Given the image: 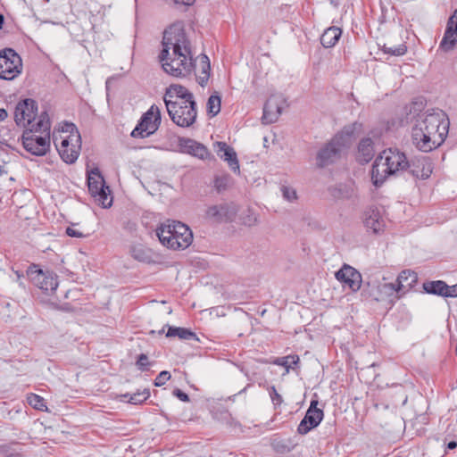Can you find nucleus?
I'll use <instances>...</instances> for the list:
<instances>
[{
    "label": "nucleus",
    "instance_id": "cd10ccee",
    "mask_svg": "<svg viewBox=\"0 0 457 457\" xmlns=\"http://www.w3.org/2000/svg\"><path fill=\"white\" fill-rule=\"evenodd\" d=\"M342 35V30L338 27L328 28L320 37L321 45L326 47H333L339 40Z\"/></svg>",
    "mask_w": 457,
    "mask_h": 457
},
{
    "label": "nucleus",
    "instance_id": "c85d7f7f",
    "mask_svg": "<svg viewBox=\"0 0 457 457\" xmlns=\"http://www.w3.org/2000/svg\"><path fill=\"white\" fill-rule=\"evenodd\" d=\"M448 285L443 280L427 281L423 283V289L426 293L445 297V290Z\"/></svg>",
    "mask_w": 457,
    "mask_h": 457
},
{
    "label": "nucleus",
    "instance_id": "393cba45",
    "mask_svg": "<svg viewBox=\"0 0 457 457\" xmlns=\"http://www.w3.org/2000/svg\"><path fill=\"white\" fill-rule=\"evenodd\" d=\"M298 443L294 437H274L270 443L273 451L279 454L290 453L296 447Z\"/></svg>",
    "mask_w": 457,
    "mask_h": 457
},
{
    "label": "nucleus",
    "instance_id": "7ed1b4c3",
    "mask_svg": "<svg viewBox=\"0 0 457 457\" xmlns=\"http://www.w3.org/2000/svg\"><path fill=\"white\" fill-rule=\"evenodd\" d=\"M410 167L405 154L397 148H387L376 158L371 169V179L380 187L389 176H397Z\"/></svg>",
    "mask_w": 457,
    "mask_h": 457
},
{
    "label": "nucleus",
    "instance_id": "aec40b11",
    "mask_svg": "<svg viewBox=\"0 0 457 457\" xmlns=\"http://www.w3.org/2000/svg\"><path fill=\"white\" fill-rule=\"evenodd\" d=\"M160 124L151 120V117L142 116L141 120L131 132L132 137L145 138L154 134Z\"/></svg>",
    "mask_w": 457,
    "mask_h": 457
},
{
    "label": "nucleus",
    "instance_id": "ea45409f",
    "mask_svg": "<svg viewBox=\"0 0 457 457\" xmlns=\"http://www.w3.org/2000/svg\"><path fill=\"white\" fill-rule=\"evenodd\" d=\"M143 116L151 117V120L154 119L155 122L161 124V112L158 106L154 104Z\"/></svg>",
    "mask_w": 457,
    "mask_h": 457
},
{
    "label": "nucleus",
    "instance_id": "a211bd4d",
    "mask_svg": "<svg viewBox=\"0 0 457 457\" xmlns=\"http://www.w3.org/2000/svg\"><path fill=\"white\" fill-rule=\"evenodd\" d=\"M363 222L368 229L372 230L374 233L380 231L384 226L379 210L377 207H369L363 214Z\"/></svg>",
    "mask_w": 457,
    "mask_h": 457
},
{
    "label": "nucleus",
    "instance_id": "f704fd0d",
    "mask_svg": "<svg viewBox=\"0 0 457 457\" xmlns=\"http://www.w3.org/2000/svg\"><path fill=\"white\" fill-rule=\"evenodd\" d=\"M432 170H433V168H432L431 162L428 158H424L422 161L421 173H419V171H417L415 170H412L411 173L413 176H415L417 178H420L422 179H427L428 178L430 177V175L432 173Z\"/></svg>",
    "mask_w": 457,
    "mask_h": 457
},
{
    "label": "nucleus",
    "instance_id": "412c9836",
    "mask_svg": "<svg viewBox=\"0 0 457 457\" xmlns=\"http://www.w3.org/2000/svg\"><path fill=\"white\" fill-rule=\"evenodd\" d=\"M218 155L226 161L229 168L234 171H239V162L235 150L225 142H218Z\"/></svg>",
    "mask_w": 457,
    "mask_h": 457
},
{
    "label": "nucleus",
    "instance_id": "72a5a7b5",
    "mask_svg": "<svg viewBox=\"0 0 457 457\" xmlns=\"http://www.w3.org/2000/svg\"><path fill=\"white\" fill-rule=\"evenodd\" d=\"M221 99L219 93L215 92L207 101V112L212 117L216 116L220 112Z\"/></svg>",
    "mask_w": 457,
    "mask_h": 457
},
{
    "label": "nucleus",
    "instance_id": "3c124183",
    "mask_svg": "<svg viewBox=\"0 0 457 457\" xmlns=\"http://www.w3.org/2000/svg\"><path fill=\"white\" fill-rule=\"evenodd\" d=\"M457 447V442L456 441H451L447 444V448L449 450H453Z\"/></svg>",
    "mask_w": 457,
    "mask_h": 457
},
{
    "label": "nucleus",
    "instance_id": "bb28decb",
    "mask_svg": "<svg viewBox=\"0 0 457 457\" xmlns=\"http://www.w3.org/2000/svg\"><path fill=\"white\" fill-rule=\"evenodd\" d=\"M378 290L382 295V301H388L394 303L395 300L402 296V293L395 283H379Z\"/></svg>",
    "mask_w": 457,
    "mask_h": 457
},
{
    "label": "nucleus",
    "instance_id": "864d4df0",
    "mask_svg": "<svg viewBox=\"0 0 457 457\" xmlns=\"http://www.w3.org/2000/svg\"><path fill=\"white\" fill-rule=\"evenodd\" d=\"M4 21V17L2 13H0V29L3 27Z\"/></svg>",
    "mask_w": 457,
    "mask_h": 457
},
{
    "label": "nucleus",
    "instance_id": "ddd939ff",
    "mask_svg": "<svg viewBox=\"0 0 457 457\" xmlns=\"http://www.w3.org/2000/svg\"><path fill=\"white\" fill-rule=\"evenodd\" d=\"M318 401L312 400L305 416L297 427V432L300 435H306L312 428L318 427L324 417V412L317 407Z\"/></svg>",
    "mask_w": 457,
    "mask_h": 457
},
{
    "label": "nucleus",
    "instance_id": "5701e85b",
    "mask_svg": "<svg viewBox=\"0 0 457 457\" xmlns=\"http://www.w3.org/2000/svg\"><path fill=\"white\" fill-rule=\"evenodd\" d=\"M396 284L403 295L411 289L418 282V275L411 270H403L397 277Z\"/></svg>",
    "mask_w": 457,
    "mask_h": 457
},
{
    "label": "nucleus",
    "instance_id": "9d476101",
    "mask_svg": "<svg viewBox=\"0 0 457 457\" xmlns=\"http://www.w3.org/2000/svg\"><path fill=\"white\" fill-rule=\"evenodd\" d=\"M37 103L34 99L26 98L21 100L14 109V121L17 126L30 129L38 119Z\"/></svg>",
    "mask_w": 457,
    "mask_h": 457
},
{
    "label": "nucleus",
    "instance_id": "a19ab883",
    "mask_svg": "<svg viewBox=\"0 0 457 457\" xmlns=\"http://www.w3.org/2000/svg\"><path fill=\"white\" fill-rule=\"evenodd\" d=\"M137 366L141 371H145L148 370V366H150V362L148 361V357L145 353H141L138 355L137 360Z\"/></svg>",
    "mask_w": 457,
    "mask_h": 457
},
{
    "label": "nucleus",
    "instance_id": "e433bc0d",
    "mask_svg": "<svg viewBox=\"0 0 457 457\" xmlns=\"http://www.w3.org/2000/svg\"><path fill=\"white\" fill-rule=\"evenodd\" d=\"M230 178L228 175L216 176L214 179V187L218 193H221L228 187Z\"/></svg>",
    "mask_w": 457,
    "mask_h": 457
},
{
    "label": "nucleus",
    "instance_id": "6e6d98bb",
    "mask_svg": "<svg viewBox=\"0 0 457 457\" xmlns=\"http://www.w3.org/2000/svg\"><path fill=\"white\" fill-rule=\"evenodd\" d=\"M163 332H164V328H163L162 329H161L158 333H159L160 335H162Z\"/></svg>",
    "mask_w": 457,
    "mask_h": 457
},
{
    "label": "nucleus",
    "instance_id": "79ce46f5",
    "mask_svg": "<svg viewBox=\"0 0 457 457\" xmlns=\"http://www.w3.org/2000/svg\"><path fill=\"white\" fill-rule=\"evenodd\" d=\"M170 378L169 371L163 370L158 374L154 379V386H162Z\"/></svg>",
    "mask_w": 457,
    "mask_h": 457
},
{
    "label": "nucleus",
    "instance_id": "39448f33",
    "mask_svg": "<svg viewBox=\"0 0 457 457\" xmlns=\"http://www.w3.org/2000/svg\"><path fill=\"white\" fill-rule=\"evenodd\" d=\"M160 242L172 250H184L193 242V233L188 226L180 221H169L156 228Z\"/></svg>",
    "mask_w": 457,
    "mask_h": 457
},
{
    "label": "nucleus",
    "instance_id": "f257e3e1",
    "mask_svg": "<svg viewBox=\"0 0 457 457\" xmlns=\"http://www.w3.org/2000/svg\"><path fill=\"white\" fill-rule=\"evenodd\" d=\"M162 49L159 60L164 71L173 77H187L195 64L190 42L180 24H172L163 32Z\"/></svg>",
    "mask_w": 457,
    "mask_h": 457
},
{
    "label": "nucleus",
    "instance_id": "6e6552de",
    "mask_svg": "<svg viewBox=\"0 0 457 457\" xmlns=\"http://www.w3.org/2000/svg\"><path fill=\"white\" fill-rule=\"evenodd\" d=\"M87 187L92 197H94L102 207L108 208L112 205V198L110 196V188L105 185L104 179L98 168H95L88 172Z\"/></svg>",
    "mask_w": 457,
    "mask_h": 457
},
{
    "label": "nucleus",
    "instance_id": "473e14b6",
    "mask_svg": "<svg viewBox=\"0 0 457 457\" xmlns=\"http://www.w3.org/2000/svg\"><path fill=\"white\" fill-rule=\"evenodd\" d=\"M332 195L338 199H351L355 195V190L350 185L341 184L333 189Z\"/></svg>",
    "mask_w": 457,
    "mask_h": 457
},
{
    "label": "nucleus",
    "instance_id": "a18cd8bd",
    "mask_svg": "<svg viewBox=\"0 0 457 457\" xmlns=\"http://www.w3.org/2000/svg\"><path fill=\"white\" fill-rule=\"evenodd\" d=\"M173 395H175L177 398H179L180 401H182L184 403L189 402L188 395L179 388H176L173 391Z\"/></svg>",
    "mask_w": 457,
    "mask_h": 457
},
{
    "label": "nucleus",
    "instance_id": "4468645a",
    "mask_svg": "<svg viewBox=\"0 0 457 457\" xmlns=\"http://www.w3.org/2000/svg\"><path fill=\"white\" fill-rule=\"evenodd\" d=\"M336 278L343 284L344 287H348L353 292H356L361 286V273L350 265L344 264L342 268L335 274Z\"/></svg>",
    "mask_w": 457,
    "mask_h": 457
},
{
    "label": "nucleus",
    "instance_id": "1a4fd4ad",
    "mask_svg": "<svg viewBox=\"0 0 457 457\" xmlns=\"http://www.w3.org/2000/svg\"><path fill=\"white\" fill-rule=\"evenodd\" d=\"M22 71V60L12 48L0 50V79L12 80Z\"/></svg>",
    "mask_w": 457,
    "mask_h": 457
},
{
    "label": "nucleus",
    "instance_id": "c03bdc74",
    "mask_svg": "<svg viewBox=\"0 0 457 457\" xmlns=\"http://www.w3.org/2000/svg\"><path fill=\"white\" fill-rule=\"evenodd\" d=\"M29 403L36 409H40L43 405L44 399L37 395H32L29 398Z\"/></svg>",
    "mask_w": 457,
    "mask_h": 457
},
{
    "label": "nucleus",
    "instance_id": "c756f323",
    "mask_svg": "<svg viewBox=\"0 0 457 457\" xmlns=\"http://www.w3.org/2000/svg\"><path fill=\"white\" fill-rule=\"evenodd\" d=\"M167 337H178L180 339L184 340H191V339H197L196 335L195 332L191 331L190 329L180 328V327H168V331L166 333Z\"/></svg>",
    "mask_w": 457,
    "mask_h": 457
},
{
    "label": "nucleus",
    "instance_id": "f8f14e48",
    "mask_svg": "<svg viewBox=\"0 0 457 457\" xmlns=\"http://www.w3.org/2000/svg\"><path fill=\"white\" fill-rule=\"evenodd\" d=\"M344 147L341 138L334 137L318 152L317 165L323 168L335 162L340 158Z\"/></svg>",
    "mask_w": 457,
    "mask_h": 457
},
{
    "label": "nucleus",
    "instance_id": "9b49d317",
    "mask_svg": "<svg viewBox=\"0 0 457 457\" xmlns=\"http://www.w3.org/2000/svg\"><path fill=\"white\" fill-rule=\"evenodd\" d=\"M27 275L31 282L46 295L54 293L58 287L57 275L50 270H43L37 265H31Z\"/></svg>",
    "mask_w": 457,
    "mask_h": 457
},
{
    "label": "nucleus",
    "instance_id": "f03ea898",
    "mask_svg": "<svg viewBox=\"0 0 457 457\" xmlns=\"http://www.w3.org/2000/svg\"><path fill=\"white\" fill-rule=\"evenodd\" d=\"M448 127L445 112L439 109L428 110L412 128V143L420 151L428 153L445 141Z\"/></svg>",
    "mask_w": 457,
    "mask_h": 457
},
{
    "label": "nucleus",
    "instance_id": "4c0bfd02",
    "mask_svg": "<svg viewBox=\"0 0 457 457\" xmlns=\"http://www.w3.org/2000/svg\"><path fill=\"white\" fill-rule=\"evenodd\" d=\"M370 287V290L367 291L366 289L363 290L362 295L367 297L370 298L371 300L380 302L382 301V295L380 291L378 290V285H368Z\"/></svg>",
    "mask_w": 457,
    "mask_h": 457
},
{
    "label": "nucleus",
    "instance_id": "7c9ffc66",
    "mask_svg": "<svg viewBox=\"0 0 457 457\" xmlns=\"http://www.w3.org/2000/svg\"><path fill=\"white\" fill-rule=\"evenodd\" d=\"M300 361L298 355H287L284 357L276 358L273 361V364L282 366L286 370V373H288L291 369H295Z\"/></svg>",
    "mask_w": 457,
    "mask_h": 457
},
{
    "label": "nucleus",
    "instance_id": "dca6fc26",
    "mask_svg": "<svg viewBox=\"0 0 457 457\" xmlns=\"http://www.w3.org/2000/svg\"><path fill=\"white\" fill-rule=\"evenodd\" d=\"M457 45V9L449 18L444 37L439 44V49L444 52L452 51Z\"/></svg>",
    "mask_w": 457,
    "mask_h": 457
},
{
    "label": "nucleus",
    "instance_id": "de8ad7c7",
    "mask_svg": "<svg viewBox=\"0 0 457 457\" xmlns=\"http://www.w3.org/2000/svg\"><path fill=\"white\" fill-rule=\"evenodd\" d=\"M445 297H457V284L453 286H448L447 290H445Z\"/></svg>",
    "mask_w": 457,
    "mask_h": 457
},
{
    "label": "nucleus",
    "instance_id": "49530a36",
    "mask_svg": "<svg viewBox=\"0 0 457 457\" xmlns=\"http://www.w3.org/2000/svg\"><path fill=\"white\" fill-rule=\"evenodd\" d=\"M66 234L71 237H78V238H80V237H85L84 234L77 229H75L74 228L72 227H68L66 228Z\"/></svg>",
    "mask_w": 457,
    "mask_h": 457
},
{
    "label": "nucleus",
    "instance_id": "58836bf2",
    "mask_svg": "<svg viewBox=\"0 0 457 457\" xmlns=\"http://www.w3.org/2000/svg\"><path fill=\"white\" fill-rule=\"evenodd\" d=\"M280 191H281L282 196L285 200L291 202V203L297 200V193L294 187L283 185L280 187Z\"/></svg>",
    "mask_w": 457,
    "mask_h": 457
},
{
    "label": "nucleus",
    "instance_id": "09e8293b",
    "mask_svg": "<svg viewBox=\"0 0 457 457\" xmlns=\"http://www.w3.org/2000/svg\"><path fill=\"white\" fill-rule=\"evenodd\" d=\"M195 0H173V3L175 4H180V5H191L193 4Z\"/></svg>",
    "mask_w": 457,
    "mask_h": 457
},
{
    "label": "nucleus",
    "instance_id": "c9c22d12",
    "mask_svg": "<svg viewBox=\"0 0 457 457\" xmlns=\"http://www.w3.org/2000/svg\"><path fill=\"white\" fill-rule=\"evenodd\" d=\"M382 50L385 54L394 56H402L407 52V46L405 44H401L396 46H387L386 45H384Z\"/></svg>",
    "mask_w": 457,
    "mask_h": 457
},
{
    "label": "nucleus",
    "instance_id": "a878e982",
    "mask_svg": "<svg viewBox=\"0 0 457 457\" xmlns=\"http://www.w3.org/2000/svg\"><path fill=\"white\" fill-rule=\"evenodd\" d=\"M211 74L210 60L206 54L199 56V68L196 73V81L201 87H205Z\"/></svg>",
    "mask_w": 457,
    "mask_h": 457
},
{
    "label": "nucleus",
    "instance_id": "f3484780",
    "mask_svg": "<svg viewBox=\"0 0 457 457\" xmlns=\"http://www.w3.org/2000/svg\"><path fill=\"white\" fill-rule=\"evenodd\" d=\"M281 100L277 96L270 97L264 104L262 122L271 124L278 120L282 112Z\"/></svg>",
    "mask_w": 457,
    "mask_h": 457
},
{
    "label": "nucleus",
    "instance_id": "4be33fe9",
    "mask_svg": "<svg viewBox=\"0 0 457 457\" xmlns=\"http://www.w3.org/2000/svg\"><path fill=\"white\" fill-rule=\"evenodd\" d=\"M180 145L185 151L201 160H204L209 156L208 149L203 145L193 139L184 138L180 140Z\"/></svg>",
    "mask_w": 457,
    "mask_h": 457
},
{
    "label": "nucleus",
    "instance_id": "2f4dec72",
    "mask_svg": "<svg viewBox=\"0 0 457 457\" xmlns=\"http://www.w3.org/2000/svg\"><path fill=\"white\" fill-rule=\"evenodd\" d=\"M120 397L123 401H128L129 403L140 404L150 397V392L148 389H144L143 391H137L133 395H122Z\"/></svg>",
    "mask_w": 457,
    "mask_h": 457
},
{
    "label": "nucleus",
    "instance_id": "2eb2a0df",
    "mask_svg": "<svg viewBox=\"0 0 457 457\" xmlns=\"http://www.w3.org/2000/svg\"><path fill=\"white\" fill-rule=\"evenodd\" d=\"M163 101L165 105H168L169 103L187 104V102H195L194 95L187 87L179 84H171L166 88Z\"/></svg>",
    "mask_w": 457,
    "mask_h": 457
},
{
    "label": "nucleus",
    "instance_id": "0eeeda50",
    "mask_svg": "<svg viewBox=\"0 0 457 457\" xmlns=\"http://www.w3.org/2000/svg\"><path fill=\"white\" fill-rule=\"evenodd\" d=\"M166 109L170 120L179 127L189 128L196 120L197 109L195 102L187 104L169 103Z\"/></svg>",
    "mask_w": 457,
    "mask_h": 457
},
{
    "label": "nucleus",
    "instance_id": "b1692460",
    "mask_svg": "<svg viewBox=\"0 0 457 457\" xmlns=\"http://www.w3.org/2000/svg\"><path fill=\"white\" fill-rule=\"evenodd\" d=\"M373 141L370 137L362 138L358 145L357 160L361 163H367L374 157Z\"/></svg>",
    "mask_w": 457,
    "mask_h": 457
},
{
    "label": "nucleus",
    "instance_id": "8fccbe9b",
    "mask_svg": "<svg viewBox=\"0 0 457 457\" xmlns=\"http://www.w3.org/2000/svg\"><path fill=\"white\" fill-rule=\"evenodd\" d=\"M8 114H7V112L3 109V108H0V120H4L7 118Z\"/></svg>",
    "mask_w": 457,
    "mask_h": 457
},
{
    "label": "nucleus",
    "instance_id": "603ef678",
    "mask_svg": "<svg viewBox=\"0 0 457 457\" xmlns=\"http://www.w3.org/2000/svg\"><path fill=\"white\" fill-rule=\"evenodd\" d=\"M8 173V170L5 169V165L3 164L1 165L0 164V176L4 175V174H7Z\"/></svg>",
    "mask_w": 457,
    "mask_h": 457
},
{
    "label": "nucleus",
    "instance_id": "20e7f679",
    "mask_svg": "<svg viewBox=\"0 0 457 457\" xmlns=\"http://www.w3.org/2000/svg\"><path fill=\"white\" fill-rule=\"evenodd\" d=\"M51 121L47 112H42L35 125L24 129L21 141L26 151L36 156L46 155L50 149Z\"/></svg>",
    "mask_w": 457,
    "mask_h": 457
},
{
    "label": "nucleus",
    "instance_id": "5fc2aeb1",
    "mask_svg": "<svg viewBox=\"0 0 457 457\" xmlns=\"http://www.w3.org/2000/svg\"><path fill=\"white\" fill-rule=\"evenodd\" d=\"M6 457H22V455L20 453H11Z\"/></svg>",
    "mask_w": 457,
    "mask_h": 457
},
{
    "label": "nucleus",
    "instance_id": "423d86ee",
    "mask_svg": "<svg viewBox=\"0 0 457 457\" xmlns=\"http://www.w3.org/2000/svg\"><path fill=\"white\" fill-rule=\"evenodd\" d=\"M62 131L69 133V135L62 137L60 144L57 142L58 138L54 135V143L62 161L70 164L74 163L81 148L80 135L73 123H65Z\"/></svg>",
    "mask_w": 457,
    "mask_h": 457
},
{
    "label": "nucleus",
    "instance_id": "37998d69",
    "mask_svg": "<svg viewBox=\"0 0 457 457\" xmlns=\"http://www.w3.org/2000/svg\"><path fill=\"white\" fill-rule=\"evenodd\" d=\"M269 394L271 398L273 404L280 405L283 402L282 396L278 393L276 387L274 386L269 388Z\"/></svg>",
    "mask_w": 457,
    "mask_h": 457
},
{
    "label": "nucleus",
    "instance_id": "6ab92c4d",
    "mask_svg": "<svg viewBox=\"0 0 457 457\" xmlns=\"http://www.w3.org/2000/svg\"><path fill=\"white\" fill-rule=\"evenodd\" d=\"M234 215V210L228 204L212 205L206 210L207 218L218 222L228 220Z\"/></svg>",
    "mask_w": 457,
    "mask_h": 457
}]
</instances>
